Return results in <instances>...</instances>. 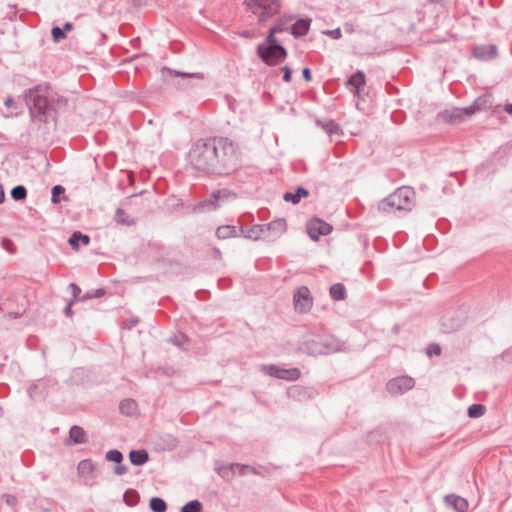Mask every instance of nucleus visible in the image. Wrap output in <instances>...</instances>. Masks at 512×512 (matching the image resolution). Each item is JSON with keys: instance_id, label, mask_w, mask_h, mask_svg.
I'll return each mask as SVG.
<instances>
[{"instance_id": "nucleus-1", "label": "nucleus", "mask_w": 512, "mask_h": 512, "mask_svg": "<svg viewBox=\"0 0 512 512\" xmlns=\"http://www.w3.org/2000/svg\"><path fill=\"white\" fill-rule=\"evenodd\" d=\"M188 157L192 168L207 176H228L241 166L239 145L228 137L199 139Z\"/></svg>"}, {"instance_id": "nucleus-2", "label": "nucleus", "mask_w": 512, "mask_h": 512, "mask_svg": "<svg viewBox=\"0 0 512 512\" xmlns=\"http://www.w3.org/2000/svg\"><path fill=\"white\" fill-rule=\"evenodd\" d=\"M28 106L32 120L49 123L56 120L55 98H23Z\"/></svg>"}, {"instance_id": "nucleus-3", "label": "nucleus", "mask_w": 512, "mask_h": 512, "mask_svg": "<svg viewBox=\"0 0 512 512\" xmlns=\"http://www.w3.org/2000/svg\"><path fill=\"white\" fill-rule=\"evenodd\" d=\"M414 194L415 192L411 187H399L392 194L380 201L378 209L383 212H388L391 209L408 210Z\"/></svg>"}, {"instance_id": "nucleus-4", "label": "nucleus", "mask_w": 512, "mask_h": 512, "mask_svg": "<svg viewBox=\"0 0 512 512\" xmlns=\"http://www.w3.org/2000/svg\"><path fill=\"white\" fill-rule=\"evenodd\" d=\"M257 55L265 64L272 66L281 63L286 58L287 50L279 41L271 43L266 38L264 42L258 44Z\"/></svg>"}, {"instance_id": "nucleus-5", "label": "nucleus", "mask_w": 512, "mask_h": 512, "mask_svg": "<svg viewBox=\"0 0 512 512\" xmlns=\"http://www.w3.org/2000/svg\"><path fill=\"white\" fill-rule=\"evenodd\" d=\"M479 99L480 98H477L476 100ZM478 109L479 106L477 105V101H475L468 107H453L451 109H445L438 114V118L445 123L455 125L463 122L466 118L473 115Z\"/></svg>"}, {"instance_id": "nucleus-6", "label": "nucleus", "mask_w": 512, "mask_h": 512, "mask_svg": "<svg viewBox=\"0 0 512 512\" xmlns=\"http://www.w3.org/2000/svg\"><path fill=\"white\" fill-rule=\"evenodd\" d=\"M247 7L254 13L260 15V21L278 13L280 9L279 0H245Z\"/></svg>"}, {"instance_id": "nucleus-7", "label": "nucleus", "mask_w": 512, "mask_h": 512, "mask_svg": "<svg viewBox=\"0 0 512 512\" xmlns=\"http://www.w3.org/2000/svg\"><path fill=\"white\" fill-rule=\"evenodd\" d=\"M261 371L270 377L287 381H296L301 376V371L296 367L287 369L276 364L262 365Z\"/></svg>"}, {"instance_id": "nucleus-8", "label": "nucleus", "mask_w": 512, "mask_h": 512, "mask_svg": "<svg viewBox=\"0 0 512 512\" xmlns=\"http://www.w3.org/2000/svg\"><path fill=\"white\" fill-rule=\"evenodd\" d=\"M415 386L414 378L408 375H402L390 379L386 383V390L392 396L403 395Z\"/></svg>"}, {"instance_id": "nucleus-9", "label": "nucleus", "mask_w": 512, "mask_h": 512, "mask_svg": "<svg viewBox=\"0 0 512 512\" xmlns=\"http://www.w3.org/2000/svg\"><path fill=\"white\" fill-rule=\"evenodd\" d=\"M294 308L299 313H307L311 310L313 299L310 290L306 286L299 287L293 296Z\"/></svg>"}, {"instance_id": "nucleus-10", "label": "nucleus", "mask_w": 512, "mask_h": 512, "mask_svg": "<svg viewBox=\"0 0 512 512\" xmlns=\"http://www.w3.org/2000/svg\"><path fill=\"white\" fill-rule=\"evenodd\" d=\"M332 230V225L319 218H315L307 224V233L313 241L319 240L321 236L329 235Z\"/></svg>"}, {"instance_id": "nucleus-11", "label": "nucleus", "mask_w": 512, "mask_h": 512, "mask_svg": "<svg viewBox=\"0 0 512 512\" xmlns=\"http://www.w3.org/2000/svg\"><path fill=\"white\" fill-rule=\"evenodd\" d=\"M322 339L321 335H312L307 337L301 344L300 349L308 355H322Z\"/></svg>"}, {"instance_id": "nucleus-12", "label": "nucleus", "mask_w": 512, "mask_h": 512, "mask_svg": "<svg viewBox=\"0 0 512 512\" xmlns=\"http://www.w3.org/2000/svg\"><path fill=\"white\" fill-rule=\"evenodd\" d=\"M265 234L267 232L272 234V237L267 236L268 240H275L279 238L287 229L286 220L284 218H278L271 221L268 224H263Z\"/></svg>"}, {"instance_id": "nucleus-13", "label": "nucleus", "mask_w": 512, "mask_h": 512, "mask_svg": "<svg viewBox=\"0 0 512 512\" xmlns=\"http://www.w3.org/2000/svg\"><path fill=\"white\" fill-rule=\"evenodd\" d=\"M473 56L481 61L492 60L497 56V47L493 44L475 46Z\"/></svg>"}, {"instance_id": "nucleus-14", "label": "nucleus", "mask_w": 512, "mask_h": 512, "mask_svg": "<svg viewBox=\"0 0 512 512\" xmlns=\"http://www.w3.org/2000/svg\"><path fill=\"white\" fill-rule=\"evenodd\" d=\"M241 233H244V226L238 228L234 225H221L217 227L215 235L218 239L225 240L240 237Z\"/></svg>"}, {"instance_id": "nucleus-15", "label": "nucleus", "mask_w": 512, "mask_h": 512, "mask_svg": "<svg viewBox=\"0 0 512 512\" xmlns=\"http://www.w3.org/2000/svg\"><path fill=\"white\" fill-rule=\"evenodd\" d=\"M237 198V195L232 190L222 188L211 192V199H213L217 209L223 204L233 201Z\"/></svg>"}, {"instance_id": "nucleus-16", "label": "nucleus", "mask_w": 512, "mask_h": 512, "mask_svg": "<svg viewBox=\"0 0 512 512\" xmlns=\"http://www.w3.org/2000/svg\"><path fill=\"white\" fill-rule=\"evenodd\" d=\"M310 192L307 188L302 185H298L293 191H286L283 194V200L285 202L292 203L293 205L298 204L303 198H307Z\"/></svg>"}, {"instance_id": "nucleus-17", "label": "nucleus", "mask_w": 512, "mask_h": 512, "mask_svg": "<svg viewBox=\"0 0 512 512\" xmlns=\"http://www.w3.org/2000/svg\"><path fill=\"white\" fill-rule=\"evenodd\" d=\"M315 123L318 127L323 129L330 138L343 134L339 124L332 119H316Z\"/></svg>"}, {"instance_id": "nucleus-18", "label": "nucleus", "mask_w": 512, "mask_h": 512, "mask_svg": "<svg viewBox=\"0 0 512 512\" xmlns=\"http://www.w3.org/2000/svg\"><path fill=\"white\" fill-rule=\"evenodd\" d=\"M91 242V238L88 234H84L81 231H74L68 238V244L72 250L78 251L81 246H87Z\"/></svg>"}, {"instance_id": "nucleus-19", "label": "nucleus", "mask_w": 512, "mask_h": 512, "mask_svg": "<svg viewBox=\"0 0 512 512\" xmlns=\"http://www.w3.org/2000/svg\"><path fill=\"white\" fill-rule=\"evenodd\" d=\"M445 503L456 512H465L469 506L467 499L455 494L445 496Z\"/></svg>"}, {"instance_id": "nucleus-20", "label": "nucleus", "mask_w": 512, "mask_h": 512, "mask_svg": "<svg viewBox=\"0 0 512 512\" xmlns=\"http://www.w3.org/2000/svg\"><path fill=\"white\" fill-rule=\"evenodd\" d=\"M322 339V355L338 352L341 349V343L338 339L331 335H321Z\"/></svg>"}, {"instance_id": "nucleus-21", "label": "nucleus", "mask_w": 512, "mask_h": 512, "mask_svg": "<svg viewBox=\"0 0 512 512\" xmlns=\"http://www.w3.org/2000/svg\"><path fill=\"white\" fill-rule=\"evenodd\" d=\"M161 77L165 80H168L171 77L203 79V74L202 73L182 72V71L173 70L168 67H162L161 68Z\"/></svg>"}, {"instance_id": "nucleus-22", "label": "nucleus", "mask_w": 512, "mask_h": 512, "mask_svg": "<svg viewBox=\"0 0 512 512\" xmlns=\"http://www.w3.org/2000/svg\"><path fill=\"white\" fill-rule=\"evenodd\" d=\"M128 457L134 466H143L149 461V453L145 449H132L129 451Z\"/></svg>"}, {"instance_id": "nucleus-23", "label": "nucleus", "mask_w": 512, "mask_h": 512, "mask_svg": "<svg viewBox=\"0 0 512 512\" xmlns=\"http://www.w3.org/2000/svg\"><path fill=\"white\" fill-rule=\"evenodd\" d=\"M310 25H311V19H309V18L299 19L291 26V34L295 38L305 36L310 29Z\"/></svg>"}, {"instance_id": "nucleus-24", "label": "nucleus", "mask_w": 512, "mask_h": 512, "mask_svg": "<svg viewBox=\"0 0 512 512\" xmlns=\"http://www.w3.org/2000/svg\"><path fill=\"white\" fill-rule=\"evenodd\" d=\"M69 440L75 445L86 443V431L81 426L73 425L69 430Z\"/></svg>"}, {"instance_id": "nucleus-25", "label": "nucleus", "mask_w": 512, "mask_h": 512, "mask_svg": "<svg viewBox=\"0 0 512 512\" xmlns=\"http://www.w3.org/2000/svg\"><path fill=\"white\" fill-rule=\"evenodd\" d=\"M215 210H217V207H216L213 199H211V193L206 198L197 202L193 207V212L198 213V214L215 211Z\"/></svg>"}, {"instance_id": "nucleus-26", "label": "nucleus", "mask_w": 512, "mask_h": 512, "mask_svg": "<svg viewBox=\"0 0 512 512\" xmlns=\"http://www.w3.org/2000/svg\"><path fill=\"white\" fill-rule=\"evenodd\" d=\"M241 236H243L246 239H251V240H258V239H261V238H264V239L267 238V236L265 235V232H264L263 224L253 225L248 230H246L244 228V233H241Z\"/></svg>"}, {"instance_id": "nucleus-27", "label": "nucleus", "mask_w": 512, "mask_h": 512, "mask_svg": "<svg viewBox=\"0 0 512 512\" xmlns=\"http://www.w3.org/2000/svg\"><path fill=\"white\" fill-rule=\"evenodd\" d=\"M137 402L133 399L126 398L120 401L119 410L122 414L127 416H133L137 412Z\"/></svg>"}, {"instance_id": "nucleus-28", "label": "nucleus", "mask_w": 512, "mask_h": 512, "mask_svg": "<svg viewBox=\"0 0 512 512\" xmlns=\"http://www.w3.org/2000/svg\"><path fill=\"white\" fill-rule=\"evenodd\" d=\"M365 84V74L358 70L346 81L347 86H353L356 90L357 96H359L360 88Z\"/></svg>"}, {"instance_id": "nucleus-29", "label": "nucleus", "mask_w": 512, "mask_h": 512, "mask_svg": "<svg viewBox=\"0 0 512 512\" xmlns=\"http://www.w3.org/2000/svg\"><path fill=\"white\" fill-rule=\"evenodd\" d=\"M114 220L117 224L123 225V226H133L136 224V221L134 218H131L124 209L117 208L114 215Z\"/></svg>"}, {"instance_id": "nucleus-30", "label": "nucleus", "mask_w": 512, "mask_h": 512, "mask_svg": "<svg viewBox=\"0 0 512 512\" xmlns=\"http://www.w3.org/2000/svg\"><path fill=\"white\" fill-rule=\"evenodd\" d=\"M329 293H330V297L334 301H342L346 298V295H347L345 285L340 282L331 285V287L329 289Z\"/></svg>"}, {"instance_id": "nucleus-31", "label": "nucleus", "mask_w": 512, "mask_h": 512, "mask_svg": "<svg viewBox=\"0 0 512 512\" xmlns=\"http://www.w3.org/2000/svg\"><path fill=\"white\" fill-rule=\"evenodd\" d=\"M215 470L217 474L226 481H231L235 476L234 463L219 465Z\"/></svg>"}, {"instance_id": "nucleus-32", "label": "nucleus", "mask_w": 512, "mask_h": 512, "mask_svg": "<svg viewBox=\"0 0 512 512\" xmlns=\"http://www.w3.org/2000/svg\"><path fill=\"white\" fill-rule=\"evenodd\" d=\"M95 470V465L91 459L81 460L77 465V472L80 476L91 475Z\"/></svg>"}, {"instance_id": "nucleus-33", "label": "nucleus", "mask_w": 512, "mask_h": 512, "mask_svg": "<svg viewBox=\"0 0 512 512\" xmlns=\"http://www.w3.org/2000/svg\"><path fill=\"white\" fill-rule=\"evenodd\" d=\"M204 505L198 499H193L181 506L180 512H203Z\"/></svg>"}, {"instance_id": "nucleus-34", "label": "nucleus", "mask_w": 512, "mask_h": 512, "mask_svg": "<svg viewBox=\"0 0 512 512\" xmlns=\"http://www.w3.org/2000/svg\"><path fill=\"white\" fill-rule=\"evenodd\" d=\"M27 194V188L22 184L14 186L10 191L11 198L16 202L24 201L27 198Z\"/></svg>"}, {"instance_id": "nucleus-35", "label": "nucleus", "mask_w": 512, "mask_h": 512, "mask_svg": "<svg viewBox=\"0 0 512 512\" xmlns=\"http://www.w3.org/2000/svg\"><path fill=\"white\" fill-rule=\"evenodd\" d=\"M149 508L152 512H166L167 503L161 497H152L149 501Z\"/></svg>"}, {"instance_id": "nucleus-36", "label": "nucleus", "mask_w": 512, "mask_h": 512, "mask_svg": "<svg viewBox=\"0 0 512 512\" xmlns=\"http://www.w3.org/2000/svg\"><path fill=\"white\" fill-rule=\"evenodd\" d=\"M140 499L139 493L134 489H127L123 494V501L126 505L134 507Z\"/></svg>"}, {"instance_id": "nucleus-37", "label": "nucleus", "mask_w": 512, "mask_h": 512, "mask_svg": "<svg viewBox=\"0 0 512 512\" xmlns=\"http://www.w3.org/2000/svg\"><path fill=\"white\" fill-rule=\"evenodd\" d=\"M486 412V407L483 404L474 403L467 409V415L471 419H477L483 416Z\"/></svg>"}, {"instance_id": "nucleus-38", "label": "nucleus", "mask_w": 512, "mask_h": 512, "mask_svg": "<svg viewBox=\"0 0 512 512\" xmlns=\"http://www.w3.org/2000/svg\"><path fill=\"white\" fill-rule=\"evenodd\" d=\"M65 199V188L60 185H54L51 189V203L59 204Z\"/></svg>"}, {"instance_id": "nucleus-39", "label": "nucleus", "mask_w": 512, "mask_h": 512, "mask_svg": "<svg viewBox=\"0 0 512 512\" xmlns=\"http://www.w3.org/2000/svg\"><path fill=\"white\" fill-rule=\"evenodd\" d=\"M49 88L50 87L46 83L39 84L34 88L29 89L28 92L24 94V96H45L49 93Z\"/></svg>"}, {"instance_id": "nucleus-40", "label": "nucleus", "mask_w": 512, "mask_h": 512, "mask_svg": "<svg viewBox=\"0 0 512 512\" xmlns=\"http://www.w3.org/2000/svg\"><path fill=\"white\" fill-rule=\"evenodd\" d=\"M124 459V456L122 452L118 449H111L106 452L105 454V460L109 462H113L115 464L122 463Z\"/></svg>"}, {"instance_id": "nucleus-41", "label": "nucleus", "mask_w": 512, "mask_h": 512, "mask_svg": "<svg viewBox=\"0 0 512 512\" xmlns=\"http://www.w3.org/2000/svg\"><path fill=\"white\" fill-rule=\"evenodd\" d=\"M286 28L282 24H277L269 29L268 35L266 38H268V42L274 43V41H278L275 37V34L285 31Z\"/></svg>"}, {"instance_id": "nucleus-42", "label": "nucleus", "mask_w": 512, "mask_h": 512, "mask_svg": "<svg viewBox=\"0 0 512 512\" xmlns=\"http://www.w3.org/2000/svg\"><path fill=\"white\" fill-rule=\"evenodd\" d=\"M68 287L72 293V298L70 299V301L75 303L78 301H82V297H80V294L82 292L81 288L74 282L70 283Z\"/></svg>"}, {"instance_id": "nucleus-43", "label": "nucleus", "mask_w": 512, "mask_h": 512, "mask_svg": "<svg viewBox=\"0 0 512 512\" xmlns=\"http://www.w3.org/2000/svg\"><path fill=\"white\" fill-rule=\"evenodd\" d=\"M104 294H105V290L103 288L87 291L82 296V301H85L88 299L100 298V297L104 296Z\"/></svg>"}, {"instance_id": "nucleus-44", "label": "nucleus", "mask_w": 512, "mask_h": 512, "mask_svg": "<svg viewBox=\"0 0 512 512\" xmlns=\"http://www.w3.org/2000/svg\"><path fill=\"white\" fill-rule=\"evenodd\" d=\"M51 35H52V39L54 42L58 43L60 42L61 40L65 39L66 38V34L65 32L63 31L62 28L58 27V26H54L52 29H51Z\"/></svg>"}, {"instance_id": "nucleus-45", "label": "nucleus", "mask_w": 512, "mask_h": 512, "mask_svg": "<svg viewBox=\"0 0 512 512\" xmlns=\"http://www.w3.org/2000/svg\"><path fill=\"white\" fill-rule=\"evenodd\" d=\"M367 441L368 443H381L382 441H384V436L383 434L378 431V430H375V431H372L369 433L368 437H367Z\"/></svg>"}, {"instance_id": "nucleus-46", "label": "nucleus", "mask_w": 512, "mask_h": 512, "mask_svg": "<svg viewBox=\"0 0 512 512\" xmlns=\"http://www.w3.org/2000/svg\"><path fill=\"white\" fill-rule=\"evenodd\" d=\"M249 469H250V465H248V464L234 463L235 475L236 474H238L240 476L248 475Z\"/></svg>"}, {"instance_id": "nucleus-47", "label": "nucleus", "mask_w": 512, "mask_h": 512, "mask_svg": "<svg viewBox=\"0 0 512 512\" xmlns=\"http://www.w3.org/2000/svg\"><path fill=\"white\" fill-rule=\"evenodd\" d=\"M441 346L437 343H431L426 348V353L429 356H439L441 354Z\"/></svg>"}, {"instance_id": "nucleus-48", "label": "nucleus", "mask_w": 512, "mask_h": 512, "mask_svg": "<svg viewBox=\"0 0 512 512\" xmlns=\"http://www.w3.org/2000/svg\"><path fill=\"white\" fill-rule=\"evenodd\" d=\"M139 323L138 317H130L121 325L122 329L131 330Z\"/></svg>"}, {"instance_id": "nucleus-49", "label": "nucleus", "mask_w": 512, "mask_h": 512, "mask_svg": "<svg viewBox=\"0 0 512 512\" xmlns=\"http://www.w3.org/2000/svg\"><path fill=\"white\" fill-rule=\"evenodd\" d=\"M22 462L27 467L32 466V464L34 462L33 453L31 451L23 452V454H22Z\"/></svg>"}, {"instance_id": "nucleus-50", "label": "nucleus", "mask_w": 512, "mask_h": 512, "mask_svg": "<svg viewBox=\"0 0 512 512\" xmlns=\"http://www.w3.org/2000/svg\"><path fill=\"white\" fill-rule=\"evenodd\" d=\"M188 342V337L186 335H179V336H175L173 339H172V343L178 347H181L183 346L184 344H186Z\"/></svg>"}, {"instance_id": "nucleus-51", "label": "nucleus", "mask_w": 512, "mask_h": 512, "mask_svg": "<svg viewBox=\"0 0 512 512\" xmlns=\"http://www.w3.org/2000/svg\"><path fill=\"white\" fill-rule=\"evenodd\" d=\"M63 150L61 148H55L50 153V158L54 161H61Z\"/></svg>"}, {"instance_id": "nucleus-52", "label": "nucleus", "mask_w": 512, "mask_h": 512, "mask_svg": "<svg viewBox=\"0 0 512 512\" xmlns=\"http://www.w3.org/2000/svg\"><path fill=\"white\" fill-rule=\"evenodd\" d=\"M128 468L126 465L119 463L114 466V473L118 476L124 475L127 472Z\"/></svg>"}, {"instance_id": "nucleus-53", "label": "nucleus", "mask_w": 512, "mask_h": 512, "mask_svg": "<svg viewBox=\"0 0 512 512\" xmlns=\"http://www.w3.org/2000/svg\"><path fill=\"white\" fill-rule=\"evenodd\" d=\"M282 71H283V80L285 82H289L291 80V76H292V70L290 67L288 66H284L282 68Z\"/></svg>"}, {"instance_id": "nucleus-54", "label": "nucleus", "mask_w": 512, "mask_h": 512, "mask_svg": "<svg viewBox=\"0 0 512 512\" xmlns=\"http://www.w3.org/2000/svg\"><path fill=\"white\" fill-rule=\"evenodd\" d=\"M75 302H72V301H68V303L66 304L64 310H63V313L65 314V316L67 317H71L74 312L72 310V305L74 304Z\"/></svg>"}, {"instance_id": "nucleus-55", "label": "nucleus", "mask_w": 512, "mask_h": 512, "mask_svg": "<svg viewBox=\"0 0 512 512\" xmlns=\"http://www.w3.org/2000/svg\"><path fill=\"white\" fill-rule=\"evenodd\" d=\"M326 34L330 35L333 39H339L342 36L340 28L327 31Z\"/></svg>"}, {"instance_id": "nucleus-56", "label": "nucleus", "mask_w": 512, "mask_h": 512, "mask_svg": "<svg viewBox=\"0 0 512 512\" xmlns=\"http://www.w3.org/2000/svg\"><path fill=\"white\" fill-rule=\"evenodd\" d=\"M367 100H372V98H364V97L357 98V100L355 102L357 109L363 110L364 109L363 105L366 103Z\"/></svg>"}, {"instance_id": "nucleus-57", "label": "nucleus", "mask_w": 512, "mask_h": 512, "mask_svg": "<svg viewBox=\"0 0 512 512\" xmlns=\"http://www.w3.org/2000/svg\"><path fill=\"white\" fill-rule=\"evenodd\" d=\"M209 294H210V293H209V291H207V290H198V291L196 292V296H197V298H198V299H201V300L206 299V298L209 296Z\"/></svg>"}, {"instance_id": "nucleus-58", "label": "nucleus", "mask_w": 512, "mask_h": 512, "mask_svg": "<svg viewBox=\"0 0 512 512\" xmlns=\"http://www.w3.org/2000/svg\"><path fill=\"white\" fill-rule=\"evenodd\" d=\"M302 75H303V78L306 80V81H310L311 78H312V75H311V71L309 68H304L303 71H302Z\"/></svg>"}, {"instance_id": "nucleus-59", "label": "nucleus", "mask_w": 512, "mask_h": 512, "mask_svg": "<svg viewBox=\"0 0 512 512\" xmlns=\"http://www.w3.org/2000/svg\"><path fill=\"white\" fill-rule=\"evenodd\" d=\"M212 257L216 260H220L222 258V253L219 248H213Z\"/></svg>"}, {"instance_id": "nucleus-60", "label": "nucleus", "mask_w": 512, "mask_h": 512, "mask_svg": "<svg viewBox=\"0 0 512 512\" xmlns=\"http://www.w3.org/2000/svg\"><path fill=\"white\" fill-rule=\"evenodd\" d=\"M437 276L436 274L432 273L430 274L425 280H424V285L425 287H429V283H432L434 279H436Z\"/></svg>"}, {"instance_id": "nucleus-61", "label": "nucleus", "mask_w": 512, "mask_h": 512, "mask_svg": "<svg viewBox=\"0 0 512 512\" xmlns=\"http://www.w3.org/2000/svg\"><path fill=\"white\" fill-rule=\"evenodd\" d=\"M437 276L436 274L432 273L430 274L425 280H424V285L425 287H429V283H432L434 279H436Z\"/></svg>"}, {"instance_id": "nucleus-62", "label": "nucleus", "mask_w": 512, "mask_h": 512, "mask_svg": "<svg viewBox=\"0 0 512 512\" xmlns=\"http://www.w3.org/2000/svg\"><path fill=\"white\" fill-rule=\"evenodd\" d=\"M504 153H508L512 151V141L507 142L505 145L501 147Z\"/></svg>"}, {"instance_id": "nucleus-63", "label": "nucleus", "mask_w": 512, "mask_h": 512, "mask_svg": "<svg viewBox=\"0 0 512 512\" xmlns=\"http://www.w3.org/2000/svg\"><path fill=\"white\" fill-rule=\"evenodd\" d=\"M386 86H387V93H389V94L399 93L398 89L396 87H394L393 85L387 83Z\"/></svg>"}, {"instance_id": "nucleus-64", "label": "nucleus", "mask_w": 512, "mask_h": 512, "mask_svg": "<svg viewBox=\"0 0 512 512\" xmlns=\"http://www.w3.org/2000/svg\"><path fill=\"white\" fill-rule=\"evenodd\" d=\"M504 111L512 116V103L505 104Z\"/></svg>"}]
</instances>
